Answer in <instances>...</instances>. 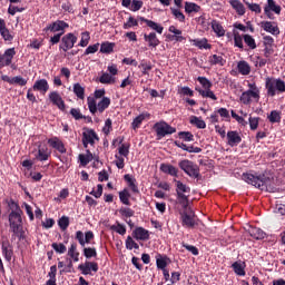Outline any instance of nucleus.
<instances>
[{
    "mask_svg": "<svg viewBox=\"0 0 285 285\" xmlns=\"http://www.w3.org/2000/svg\"><path fill=\"white\" fill-rule=\"evenodd\" d=\"M243 180L246 181V184L255 186V188H259V190H266L267 193H275L277 190V188L273 186L271 178L264 175L255 176L253 174H243Z\"/></svg>",
    "mask_w": 285,
    "mask_h": 285,
    "instance_id": "f257e3e1",
    "label": "nucleus"
},
{
    "mask_svg": "<svg viewBox=\"0 0 285 285\" xmlns=\"http://www.w3.org/2000/svg\"><path fill=\"white\" fill-rule=\"evenodd\" d=\"M248 90L244 91L240 95V104H244V106H250V104H258L261 96H259V87H257V83L255 82H248L247 83Z\"/></svg>",
    "mask_w": 285,
    "mask_h": 285,
    "instance_id": "f03ea898",
    "label": "nucleus"
},
{
    "mask_svg": "<svg viewBox=\"0 0 285 285\" xmlns=\"http://www.w3.org/2000/svg\"><path fill=\"white\" fill-rule=\"evenodd\" d=\"M265 88L267 90V97H275V95L285 92V81L279 78L267 77L265 79Z\"/></svg>",
    "mask_w": 285,
    "mask_h": 285,
    "instance_id": "7ed1b4c3",
    "label": "nucleus"
},
{
    "mask_svg": "<svg viewBox=\"0 0 285 285\" xmlns=\"http://www.w3.org/2000/svg\"><path fill=\"white\" fill-rule=\"evenodd\" d=\"M87 106L91 115H97V112L101 115V112H104L105 110H107V108H109L110 98L102 97L99 101H97L95 97L89 96L87 98Z\"/></svg>",
    "mask_w": 285,
    "mask_h": 285,
    "instance_id": "20e7f679",
    "label": "nucleus"
},
{
    "mask_svg": "<svg viewBox=\"0 0 285 285\" xmlns=\"http://www.w3.org/2000/svg\"><path fill=\"white\" fill-rule=\"evenodd\" d=\"M22 214L23 212L19 205L14 204V209L9 214L10 228L14 235L21 233V226H23V220L21 219Z\"/></svg>",
    "mask_w": 285,
    "mask_h": 285,
    "instance_id": "39448f33",
    "label": "nucleus"
},
{
    "mask_svg": "<svg viewBox=\"0 0 285 285\" xmlns=\"http://www.w3.org/2000/svg\"><path fill=\"white\" fill-rule=\"evenodd\" d=\"M176 193H177L178 204H180V206L183 208H186V206H189L188 195L190 194V187H188L186 184L177 180L176 181Z\"/></svg>",
    "mask_w": 285,
    "mask_h": 285,
    "instance_id": "423d86ee",
    "label": "nucleus"
},
{
    "mask_svg": "<svg viewBox=\"0 0 285 285\" xmlns=\"http://www.w3.org/2000/svg\"><path fill=\"white\" fill-rule=\"evenodd\" d=\"M178 166L180 170H184L188 177H194V179H197L199 177V166L197 164L193 163V160L184 159L178 163Z\"/></svg>",
    "mask_w": 285,
    "mask_h": 285,
    "instance_id": "0eeeda50",
    "label": "nucleus"
},
{
    "mask_svg": "<svg viewBox=\"0 0 285 285\" xmlns=\"http://www.w3.org/2000/svg\"><path fill=\"white\" fill-rule=\"evenodd\" d=\"M180 220L183 226L186 228H194L195 222V212L190 208V206L183 207V210L179 212Z\"/></svg>",
    "mask_w": 285,
    "mask_h": 285,
    "instance_id": "6e6552de",
    "label": "nucleus"
},
{
    "mask_svg": "<svg viewBox=\"0 0 285 285\" xmlns=\"http://www.w3.org/2000/svg\"><path fill=\"white\" fill-rule=\"evenodd\" d=\"M154 130L159 139L166 137V135H174V132H177V129L168 125L166 121L156 122L154 125Z\"/></svg>",
    "mask_w": 285,
    "mask_h": 285,
    "instance_id": "1a4fd4ad",
    "label": "nucleus"
},
{
    "mask_svg": "<svg viewBox=\"0 0 285 285\" xmlns=\"http://www.w3.org/2000/svg\"><path fill=\"white\" fill-rule=\"evenodd\" d=\"M77 43V36L75 33H67L61 38L60 49L63 52H68V50H72L75 45Z\"/></svg>",
    "mask_w": 285,
    "mask_h": 285,
    "instance_id": "9d476101",
    "label": "nucleus"
},
{
    "mask_svg": "<svg viewBox=\"0 0 285 285\" xmlns=\"http://www.w3.org/2000/svg\"><path fill=\"white\" fill-rule=\"evenodd\" d=\"M66 28H69V24L63 20H57L46 27V31L58 32V35H66Z\"/></svg>",
    "mask_w": 285,
    "mask_h": 285,
    "instance_id": "9b49d317",
    "label": "nucleus"
},
{
    "mask_svg": "<svg viewBox=\"0 0 285 285\" xmlns=\"http://www.w3.org/2000/svg\"><path fill=\"white\" fill-rule=\"evenodd\" d=\"M264 12L268 19H273V12L275 14L282 13V7H279L275 0H267V3L264 7Z\"/></svg>",
    "mask_w": 285,
    "mask_h": 285,
    "instance_id": "f8f14e48",
    "label": "nucleus"
},
{
    "mask_svg": "<svg viewBox=\"0 0 285 285\" xmlns=\"http://www.w3.org/2000/svg\"><path fill=\"white\" fill-rule=\"evenodd\" d=\"M14 55H17L14 48L7 49L3 55H0V66H10V63H12V59H14Z\"/></svg>",
    "mask_w": 285,
    "mask_h": 285,
    "instance_id": "ddd939ff",
    "label": "nucleus"
},
{
    "mask_svg": "<svg viewBox=\"0 0 285 285\" xmlns=\"http://www.w3.org/2000/svg\"><path fill=\"white\" fill-rule=\"evenodd\" d=\"M99 139L97 137V134L92 129H87L86 131L82 132V144L85 148H88V144L90 146L95 145V140Z\"/></svg>",
    "mask_w": 285,
    "mask_h": 285,
    "instance_id": "4468645a",
    "label": "nucleus"
},
{
    "mask_svg": "<svg viewBox=\"0 0 285 285\" xmlns=\"http://www.w3.org/2000/svg\"><path fill=\"white\" fill-rule=\"evenodd\" d=\"M50 149H48V146H38V151L35 155V159L37 161H48L50 159Z\"/></svg>",
    "mask_w": 285,
    "mask_h": 285,
    "instance_id": "2eb2a0df",
    "label": "nucleus"
},
{
    "mask_svg": "<svg viewBox=\"0 0 285 285\" xmlns=\"http://www.w3.org/2000/svg\"><path fill=\"white\" fill-rule=\"evenodd\" d=\"M78 268L82 275H90V273H97L99 271V265L95 262H86L85 264H80Z\"/></svg>",
    "mask_w": 285,
    "mask_h": 285,
    "instance_id": "dca6fc26",
    "label": "nucleus"
},
{
    "mask_svg": "<svg viewBox=\"0 0 285 285\" xmlns=\"http://www.w3.org/2000/svg\"><path fill=\"white\" fill-rule=\"evenodd\" d=\"M132 237L139 242H148L150 239V233L144 227H137L132 232Z\"/></svg>",
    "mask_w": 285,
    "mask_h": 285,
    "instance_id": "f3484780",
    "label": "nucleus"
},
{
    "mask_svg": "<svg viewBox=\"0 0 285 285\" xmlns=\"http://www.w3.org/2000/svg\"><path fill=\"white\" fill-rule=\"evenodd\" d=\"M49 99L53 106H57L59 110H66V102H63V98L57 91H52L49 94Z\"/></svg>",
    "mask_w": 285,
    "mask_h": 285,
    "instance_id": "a211bd4d",
    "label": "nucleus"
},
{
    "mask_svg": "<svg viewBox=\"0 0 285 285\" xmlns=\"http://www.w3.org/2000/svg\"><path fill=\"white\" fill-rule=\"evenodd\" d=\"M242 144V136L237 131H228L227 132V145L230 148H235V146H239Z\"/></svg>",
    "mask_w": 285,
    "mask_h": 285,
    "instance_id": "6ab92c4d",
    "label": "nucleus"
},
{
    "mask_svg": "<svg viewBox=\"0 0 285 285\" xmlns=\"http://www.w3.org/2000/svg\"><path fill=\"white\" fill-rule=\"evenodd\" d=\"M261 28H263L265 32H269V35H279V27L275 26V22L263 21L261 22Z\"/></svg>",
    "mask_w": 285,
    "mask_h": 285,
    "instance_id": "aec40b11",
    "label": "nucleus"
},
{
    "mask_svg": "<svg viewBox=\"0 0 285 285\" xmlns=\"http://www.w3.org/2000/svg\"><path fill=\"white\" fill-rule=\"evenodd\" d=\"M140 21H144V23H146V26L148 28H150V30H154L158 35H164V27L161 24H159L153 20H148L146 18H140Z\"/></svg>",
    "mask_w": 285,
    "mask_h": 285,
    "instance_id": "412c9836",
    "label": "nucleus"
},
{
    "mask_svg": "<svg viewBox=\"0 0 285 285\" xmlns=\"http://www.w3.org/2000/svg\"><path fill=\"white\" fill-rule=\"evenodd\" d=\"M49 146H51V148H55L56 150H58V153H61L63 155V153H66V147L63 146V142L61 141V139H59L58 137H53L50 138L48 140Z\"/></svg>",
    "mask_w": 285,
    "mask_h": 285,
    "instance_id": "4be33fe9",
    "label": "nucleus"
},
{
    "mask_svg": "<svg viewBox=\"0 0 285 285\" xmlns=\"http://www.w3.org/2000/svg\"><path fill=\"white\" fill-rule=\"evenodd\" d=\"M144 39L148 43L149 48H157L160 43L159 38H157V33L155 32H150L149 35L145 33Z\"/></svg>",
    "mask_w": 285,
    "mask_h": 285,
    "instance_id": "5701e85b",
    "label": "nucleus"
},
{
    "mask_svg": "<svg viewBox=\"0 0 285 285\" xmlns=\"http://www.w3.org/2000/svg\"><path fill=\"white\" fill-rule=\"evenodd\" d=\"M33 90H38V92H48V90H50V85H48V80L46 79H40V80H37L35 83H33Z\"/></svg>",
    "mask_w": 285,
    "mask_h": 285,
    "instance_id": "b1692460",
    "label": "nucleus"
},
{
    "mask_svg": "<svg viewBox=\"0 0 285 285\" xmlns=\"http://www.w3.org/2000/svg\"><path fill=\"white\" fill-rule=\"evenodd\" d=\"M229 3L234 10H236L237 14L240 17H244L246 14V8L244 7V3L239 0H229Z\"/></svg>",
    "mask_w": 285,
    "mask_h": 285,
    "instance_id": "393cba45",
    "label": "nucleus"
},
{
    "mask_svg": "<svg viewBox=\"0 0 285 285\" xmlns=\"http://www.w3.org/2000/svg\"><path fill=\"white\" fill-rule=\"evenodd\" d=\"M2 255L4 256V259H7V262H10L12 259V246H10V243L8 240L2 242Z\"/></svg>",
    "mask_w": 285,
    "mask_h": 285,
    "instance_id": "a878e982",
    "label": "nucleus"
},
{
    "mask_svg": "<svg viewBox=\"0 0 285 285\" xmlns=\"http://www.w3.org/2000/svg\"><path fill=\"white\" fill-rule=\"evenodd\" d=\"M193 46H196V48H199V50H210V45H208V40L206 38L203 39H194L190 40Z\"/></svg>",
    "mask_w": 285,
    "mask_h": 285,
    "instance_id": "bb28decb",
    "label": "nucleus"
},
{
    "mask_svg": "<svg viewBox=\"0 0 285 285\" xmlns=\"http://www.w3.org/2000/svg\"><path fill=\"white\" fill-rule=\"evenodd\" d=\"M161 173H165V175H170L171 177H177V173H179L175 166L169 164H161L160 165Z\"/></svg>",
    "mask_w": 285,
    "mask_h": 285,
    "instance_id": "cd10ccee",
    "label": "nucleus"
},
{
    "mask_svg": "<svg viewBox=\"0 0 285 285\" xmlns=\"http://www.w3.org/2000/svg\"><path fill=\"white\" fill-rule=\"evenodd\" d=\"M150 117V114L146 112V114H140L139 116H137L132 122H131V128L134 130H137V128H139V126H141V124H144L145 119H148Z\"/></svg>",
    "mask_w": 285,
    "mask_h": 285,
    "instance_id": "c85d7f7f",
    "label": "nucleus"
},
{
    "mask_svg": "<svg viewBox=\"0 0 285 285\" xmlns=\"http://www.w3.org/2000/svg\"><path fill=\"white\" fill-rule=\"evenodd\" d=\"M0 35L4 41H12L14 39V36H12V32L6 27V21L0 26Z\"/></svg>",
    "mask_w": 285,
    "mask_h": 285,
    "instance_id": "c756f323",
    "label": "nucleus"
},
{
    "mask_svg": "<svg viewBox=\"0 0 285 285\" xmlns=\"http://www.w3.org/2000/svg\"><path fill=\"white\" fill-rule=\"evenodd\" d=\"M212 30L217 35V37H224V35H226V30H224V27L217 20L212 21Z\"/></svg>",
    "mask_w": 285,
    "mask_h": 285,
    "instance_id": "7c9ffc66",
    "label": "nucleus"
},
{
    "mask_svg": "<svg viewBox=\"0 0 285 285\" xmlns=\"http://www.w3.org/2000/svg\"><path fill=\"white\" fill-rule=\"evenodd\" d=\"M237 70L240 75H244V76L250 75V65L242 60L237 63Z\"/></svg>",
    "mask_w": 285,
    "mask_h": 285,
    "instance_id": "2f4dec72",
    "label": "nucleus"
},
{
    "mask_svg": "<svg viewBox=\"0 0 285 285\" xmlns=\"http://www.w3.org/2000/svg\"><path fill=\"white\" fill-rule=\"evenodd\" d=\"M249 235L254 239H264L266 237V233H264V230H262L257 227H250L249 228Z\"/></svg>",
    "mask_w": 285,
    "mask_h": 285,
    "instance_id": "473e14b6",
    "label": "nucleus"
},
{
    "mask_svg": "<svg viewBox=\"0 0 285 285\" xmlns=\"http://www.w3.org/2000/svg\"><path fill=\"white\" fill-rule=\"evenodd\" d=\"M73 94L78 99H86V88H83L79 82L73 85Z\"/></svg>",
    "mask_w": 285,
    "mask_h": 285,
    "instance_id": "72a5a7b5",
    "label": "nucleus"
},
{
    "mask_svg": "<svg viewBox=\"0 0 285 285\" xmlns=\"http://www.w3.org/2000/svg\"><path fill=\"white\" fill-rule=\"evenodd\" d=\"M189 124H191V126H196V128H200V129L206 128V121H204V119L197 116H191L189 118Z\"/></svg>",
    "mask_w": 285,
    "mask_h": 285,
    "instance_id": "f704fd0d",
    "label": "nucleus"
},
{
    "mask_svg": "<svg viewBox=\"0 0 285 285\" xmlns=\"http://www.w3.org/2000/svg\"><path fill=\"white\" fill-rule=\"evenodd\" d=\"M125 181H127L129 188H131L132 193H139V188L137 187L136 179L129 174L125 175Z\"/></svg>",
    "mask_w": 285,
    "mask_h": 285,
    "instance_id": "c9c22d12",
    "label": "nucleus"
},
{
    "mask_svg": "<svg viewBox=\"0 0 285 285\" xmlns=\"http://www.w3.org/2000/svg\"><path fill=\"white\" fill-rule=\"evenodd\" d=\"M99 81H100V83L112 85L117 80H116V78L112 75H110L108 72H102V75L99 78Z\"/></svg>",
    "mask_w": 285,
    "mask_h": 285,
    "instance_id": "e433bc0d",
    "label": "nucleus"
},
{
    "mask_svg": "<svg viewBox=\"0 0 285 285\" xmlns=\"http://www.w3.org/2000/svg\"><path fill=\"white\" fill-rule=\"evenodd\" d=\"M199 10H202V7H199L197 3L185 2V12H187V14H190L193 12H199Z\"/></svg>",
    "mask_w": 285,
    "mask_h": 285,
    "instance_id": "4c0bfd02",
    "label": "nucleus"
},
{
    "mask_svg": "<svg viewBox=\"0 0 285 285\" xmlns=\"http://www.w3.org/2000/svg\"><path fill=\"white\" fill-rule=\"evenodd\" d=\"M209 63L212 66H224V63H226V60H224V57L219 55H213L212 57H209Z\"/></svg>",
    "mask_w": 285,
    "mask_h": 285,
    "instance_id": "58836bf2",
    "label": "nucleus"
},
{
    "mask_svg": "<svg viewBox=\"0 0 285 285\" xmlns=\"http://www.w3.org/2000/svg\"><path fill=\"white\" fill-rule=\"evenodd\" d=\"M119 199L121 204H125V206H130V193L128 191V189L119 191Z\"/></svg>",
    "mask_w": 285,
    "mask_h": 285,
    "instance_id": "ea45409f",
    "label": "nucleus"
},
{
    "mask_svg": "<svg viewBox=\"0 0 285 285\" xmlns=\"http://www.w3.org/2000/svg\"><path fill=\"white\" fill-rule=\"evenodd\" d=\"M199 95L206 99H212L213 101H217V96H215V92L210 89H199Z\"/></svg>",
    "mask_w": 285,
    "mask_h": 285,
    "instance_id": "a19ab883",
    "label": "nucleus"
},
{
    "mask_svg": "<svg viewBox=\"0 0 285 285\" xmlns=\"http://www.w3.org/2000/svg\"><path fill=\"white\" fill-rule=\"evenodd\" d=\"M94 157H92V153H90V150H87V154H80L79 155V160L81 166H88L89 161H92Z\"/></svg>",
    "mask_w": 285,
    "mask_h": 285,
    "instance_id": "79ce46f5",
    "label": "nucleus"
},
{
    "mask_svg": "<svg viewBox=\"0 0 285 285\" xmlns=\"http://www.w3.org/2000/svg\"><path fill=\"white\" fill-rule=\"evenodd\" d=\"M115 48V43L112 42H102L100 46V52L104 55H110Z\"/></svg>",
    "mask_w": 285,
    "mask_h": 285,
    "instance_id": "37998d69",
    "label": "nucleus"
},
{
    "mask_svg": "<svg viewBox=\"0 0 285 285\" xmlns=\"http://www.w3.org/2000/svg\"><path fill=\"white\" fill-rule=\"evenodd\" d=\"M243 39H244L246 46H248V48H250V50H255V48H257V43L255 42V38H253V36L244 35Z\"/></svg>",
    "mask_w": 285,
    "mask_h": 285,
    "instance_id": "c03bdc74",
    "label": "nucleus"
},
{
    "mask_svg": "<svg viewBox=\"0 0 285 285\" xmlns=\"http://www.w3.org/2000/svg\"><path fill=\"white\" fill-rule=\"evenodd\" d=\"M267 119H269L271 124H279V121H282V116L279 115V111L273 110L267 116Z\"/></svg>",
    "mask_w": 285,
    "mask_h": 285,
    "instance_id": "a18cd8bd",
    "label": "nucleus"
},
{
    "mask_svg": "<svg viewBox=\"0 0 285 285\" xmlns=\"http://www.w3.org/2000/svg\"><path fill=\"white\" fill-rule=\"evenodd\" d=\"M68 255L73 262H79V252H77V245L72 244L68 249Z\"/></svg>",
    "mask_w": 285,
    "mask_h": 285,
    "instance_id": "49530a36",
    "label": "nucleus"
},
{
    "mask_svg": "<svg viewBox=\"0 0 285 285\" xmlns=\"http://www.w3.org/2000/svg\"><path fill=\"white\" fill-rule=\"evenodd\" d=\"M234 46L240 50L244 48V37L239 32H234Z\"/></svg>",
    "mask_w": 285,
    "mask_h": 285,
    "instance_id": "de8ad7c7",
    "label": "nucleus"
},
{
    "mask_svg": "<svg viewBox=\"0 0 285 285\" xmlns=\"http://www.w3.org/2000/svg\"><path fill=\"white\" fill-rule=\"evenodd\" d=\"M110 230H114V233H118V235H124L126 233V226L120 224V223H116L115 225L109 226Z\"/></svg>",
    "mask_w": 285,
    "mask_h": 285,
    "instance_id": "09e8293b",
    "label": "nucleus"
},
{
    "mask_svg": "<svg viewBox=\"0 0 285 285\" xmlns=\"http://www.w3.org/2000/svg\"><path fill=\"white\" fill-rule=\"evenodd\" d=\"M171 14L177 19V21H180V23H184L186 21V16H184V12H181L179 9L170 8Z\"/></svg>",
    "mask_w": 285,
    "mask_h": 285,
    "instance_id": "8fccbe9b",
    "label": "nucleus"
},
{
    "mask_svg": "<svg viewBox=\"0 0 285 285\" xmlns=\"http://www.w3.org/2000/svg\"><path fill=\"white\" fill-rule=\"evenodd\" d=\"M156 265H157V268H159L160 271L166 269V267L168 266V258L158 256L156 258Z\"/></svg>",
    "mask_w": 285,
    "mask_h": 285,
    "instance_id": "3c124183",
    "label": "nucleus"
},
{
    "mask_svg": "<svg viewBox=\"0 0 285 285\" xmlns=\"http://www.w3.org/2000/svg\"><path fill=\"white\" fill-rule=\"evenodd\" d=\"M169 32L175 35V41H184L185 38L181 36V30L177 29L176 26H170Z\"/></svg>",
    "mask_w": 285,
    "mask_h": 285,
    "instance_id": "603ef678",
    "label": "nucleus"
},
{
    "mask_svg": "<svg viewBox=\"0 0 285 285\" xmlns=\"http://www.w3.org/2000/svg\"><path fill=\"white\" fill-rule=\"evenodd\" d=\"M83 255L87 259H90L92 257H97V249L95 247H85L83 248Z\"/></svg>",
    "mask_w": 285,
    "mask_h": 285,
    "instance_id": "864d4df0",
    "label": "nucleus"
},
{
    "mask_svg": "<svg viewBox=\"0 0 285 285\" xmlns=\"http://www.w3.org/2000/svg\"><path fill=\"white\" fill-rule=\"evenodd\" d=\"M232 266L236 275H240V276L246 275V272L244 271V265H242V263L235 262Z\"/></svg>",
    "mask_w": 285,
    "mask_h": 285,
    "instance_id": "5fc2aeb1",
    "label": "nucleus"
},
{
    "mask_svg": "<svg viewBox=\"0 0 285 285\" xmlns=\"http://www.w3.org/2000/svg\"><path fill=\"white\" fill-rule=\"evenodd\" d=\"M118 153H119L120 157H128V155H130V145L122 144L118 148Z\"/></svg>",
    "mask_w": 285,
    "mask_h": 285,
    "instance_id": "6e6d98bb",
    "label": "nucleus"
},
{
    "mask_svg": "<svg viewBox=\"0 0 285 285\" xmlns=\"http://www.w3.org/2000/svg\"><path fill=\"white\" fill-rule=\"evenodd\" d=\"M142 6H144V1L132 0L131 6L129 7V10H131V12H138V10H141Z\"/></svg>",
    "mask_w": 285,
    "mask_h": 285,
    "instance_id": "4d7b16f0",
    "label": "nucleus"
},
{
    "mask_svg": "<svg viewBox=\"0 0 285 285\" xmlns=\"http://www.w3.org/2000/svg\"><path fill=\"white\" fill-rule=\"evenodd\" d=\"M126 248L128 250H132V248L138 250L139 245L132 239V237L128 236L127 239H126Z\"/></svg>",
    "mask_w": 285,
    "mask_h": 285,
    "instance_id": "13d9d810",
    "label": "nucleus"
},
{
    "mask_svg": "<svg viewBox=\"0 0 285 285\" xmlns=\"http://www.w3.org/2000/svg\"><path fill=\"white\" fill-rule=\"evenodd\" d=\"M58 225L61 228V230H66L68 228V226H70V218H68L67 216H62L58 220Z\"/></svg>",
    "mask_w": 285,
    "mask_h": 285,
    "instance_id": "bf43d9fd",
    "label": "nucleus"
},
{
    "mask_svg": "<svg viewBox=\"0 0 285 285\" xmlns=\"http://www.w3.org/2000/svg\"><path fill=\"white\" fill-rule=\"evenodd\" d=\"M178 137H180V139H183L184 141H194L195 140V136L193 134H190L189 131H180L178 134Z\"/></svg>",
    "mask_w": 285,
    "mask_h": 285,
    "instance_id": "052dcab7",
    "label": "nucleus"
},
{
    "mask_svg": "<svg viewBox=\"0 0 285 285\" xmlns=\"http://www.w3.org/2000/svg\"><path fill=\"white\" fill-rule=\"evenodd\" d=\"M51 248H53V250H56V253H59L60 255H63V253H66L67 250L66 245H63L62 243H53L51 244Z\"/></svg>",
    "mask_w": 285,
    "mask_h": 285,
    "instance_id": "680f3d73",
    "label": "nucleus"
},
{
    "mask_svg": "<svg viewBox=\"0 0 285 285\" xmlns=\"http://www.w3.org/2000/svg\"><path fill=\"white\" fill-rule=\"evenodd\" d=\"M26 83H28V80L24 79L23 77L21 76H16L12 78V83L11 86H26Z\"/></svg>",
    "mask_w": 285,
    "mask_h": 285,
    "instance_id": "e2e57ef3",
    "label": "nucleus"
},
{
    "mask_svg": "<svg viewBox=\"0 0 285 285\" xmlns=\"http://www.w3.org/2000/svg\"><path fill=\"white\" fill-rule=\"evenodd\" d=\"M138 68L142 69V75H149L150 70H153V65L150 62L142 61Z\"/></svg>",
    "mask_w": 285,
    "mask_h": 285,
    "instance_id": "0e129e2a",
    "label": "nucleus"
},
{
    "mask_svg": "<svg viewBox=\"0 0 285 285\" xmlns=\"http://www.w3.org/2000/svg\"><path fill=\"white\" fill-rule=\"evenodd\" d=\"M90 42V33L88 32H82L81 35V40L79 42V46L81 48H86V46H88V43Z\"/></svg>",
    "mask_w": 285,
    "mask_h": 285,
    "instance_id": "69168bd1",
    "label": "nucleus"
},
{
    "mask_svg": "<svg viewBox=\"0 0 285 285\" xmlns=\"http://www.w3.org/2000/svg\"><path fill=\"white\" fill-rule=\"evenodd\" d=\"M199 83L205 88V90H208L213 87V83L209 82V80L206 77H198Z\"/></svg>",
    "mask_w": 285,
    "mask_h": 285,
    "instance_id": "338daca9",
    "label": "nucleus"
},
{
    "mask_svg": "<svg viewBox=\"0 0 285 285\" xmlns=\"http://www.w3.org/2000/svg\"><path fill=\"white\" fill-rule=\"evenodd\" d=\"M139 23L137 20L132 17H129L128 21L124 23V29L128 30L130 28H135V26H138Z\"/></svg>",
    "mask_w": 285,
    "mask_h": 285,
    "instance_id": "774afa93",
    "label": "nucleus"
}]
</instances>
